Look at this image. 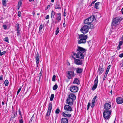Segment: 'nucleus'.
<instances>
[{
	"label": "nucleus",
	"mask_w": 123,
	"mask_h": 123,
	"mask_svg": "<svg viewBox=\"0 0 123 123\" xmlns=\"http://www.w3.org/2000/svg\"><path fill=\"white\" fill-rule=\"evenodd\" d=\"M32 121V118H31V119L30 120L29 122V123H31Z\"/></svg>",
	"instance_id": "e2e57ef3"
},
{
	"label": "nucleus",
	"mask_w": 123,
	"mask_h": 123,
	"mask_svg": "<svg viewBox=\"0 0 123 123\" xmlns=\"http://www.w3.org/2000/svg\"><path fill=\"white\" fill-rule=\"evenodd\" d=\"M68 72V73L67 76L68 79H72L75 76V74L73 71H69Z\"/></svg>",
	"instance_id": "0eeeda50"
},
{
	"label": "nucleus",
	"mask_w": 123,
	"mask_h": 123,
	"mask_svg": "<svg viewBox=\"0 0 123 123\" xmlns=\"http://www.w3.org/2000/svg\"><path fill=\"white\" fill-rule=\"evenodd\" d=\"M64 109L65 110L71 112L72 111V108L69 105H65L64 107Z\"/></svg>",
	"instance_id": "ddd939ff"
},
{
	"label": "nucleus",
	"mask_w": 123,
	"mask_h": 123,
	"mask_svg": "<svg viewBox=\"0 0 123 123\" xmlns=\"http://www.w3.org/2000/svg\"><path fill=\"white\" fill-rule=\"evenodd\" d=\"M121 11L122 14H123V8L121 9Z\"/></svg>",
	"instance_id": "338daca9"
},
{
	"label": "nucleus",
	"mask_w": 123,
	"mask_h": 123,
	"mask_svg": "<svg viewBox=\"0 0 123 123\" xmlns=\"http://www.w3.org/2000/svg\"><path fill=\"white\" fill-rule=\"evenodd\" d=\"M70 90L72 92L75 93L77 92L78 90V88L76 86L72 85L71 86L70 88Z\"/></svg>",
	"instance_id": "6e6552de"
},
{
	"label": "nucleus",
	"mask_w": 123,
	"mask_h": 123,
	"mask_svg": "<svg viewBox=\"0 0 123 123\" xmlns=\"http://www.w3.org/2000/svg\"><path fill=\"white\" fill-rule=\"evenodd\" d=\"M59 31V28L58 27H57L56 28V31L55 32L56 35H57L58 34Z\"/></svg>",
	"instance_id": "473e14b6"
},
{
	"label": "nucleus",
	"mask_w": 123,
	"mask_h": 123,
	"mask_svg": "<svg viewBox=\"0 0 123 123\" xmlns=\"http://www.w3.org/2000/svg\"><path fill=\"white\" fill-rule=\"evenodd\" d=\"M83 60H82L77 59L74 61V62L75 64L77 65H80L82 64Z\"/></svg>",
	"instance_id": "2eb2a0df"
},
{
	"label": "nucleus",
	"mask_w": 123,
	"mask_h": 123,
	"mask_svg": "<svg viewBox=\"0 0 123 123\" xmlns=\"http://www.w3.org/2000/svg\"><path fill=\"white\" fill-rule=\"evenodd\" d=\"M61 13H58L57 14L56 19L58 22H59L61 20Z\"/></svg>",
	"instance_id": "f3484780"
},
{
	"label": "nucleus",
	"mask_w": 123,
	"mask_h": 123,
	"mask_svg": "<svg viewBox=\"0 0 123 123\" xmlns=\"http://www.w3.org/2000/svg\"><path fill=\"white\" fill-rule=\"evenodd\" d=\"M97 96H95L93 98V99L92 100V102H94L95 103V101H96V98H97Z\"/></svg>",
	"instance_id": "72a5a7b5"
},
{
	"label": "nucleus",
	"mask_w": 123,
	"mask_h": 123,
	"mask_svg": "<svg viewBox=\"0 0 123 123\" xmlns=\"http://www.w3.org/2000/svg\"><path fill=\"white\" fill-rule=\"evenodd\" d=\"M4 40L7 42L9 43V42L8 41V39L7 37H6L5 38H4Z\"/></svg>",
	"instance_id": "e433bc0d"
},
{
	"label": "nucleus",
	"mask_w": 123,
	"mask_h": 123,
	"mask_svg": "<svg viewBox=\"0 0 123 123\" xmlns=\"http://www.w3.org/2000/svg\"><path fill=\"white\" fill-rule=\"evenodd\" d=\"M3 79V76L1 75L0 76V80H2Z\"/></svg>",
	"instance_id": "8fccbe9b"
},
{
	"label": "nucleus",
	"mask_w": 123,
	"mask_h": 123,
	"mask_svg": "<svg viewBox=\"0 0 123 123\" xmlns=\"http://www.w3.org/2000/svg\"><path fill=\"white\" fill-rule=\"evenodd\" d=\"M55 15V12L54 11L52 10L51 12V17L52 18H54Z\"/></svg>",
	"instance_id": "393cba45"
},
{
	"label": "nucleus",
	"mask_w": 123,
	"mask_h": 123,
	"mask_svg": "<svg viewBox=\"0 0 123 123\" xmlns=\"http://www.w3.org/2000/svg\"><path fill=\"white\" fill-rule=\"evenodd\" d=\"M9 82L7 80H6L4 82L5 85V86H7L8 85Z\"/></svg>",
	"instance_id": "c756f323"
},
{
	"label": "nucleus",
	"mask_w": 123,
	"mask_h": 123,
	"mask_svg": "<svg viewBox=\"0 0 123 123\" xmlns=\"http://www.w3.org/2000/svg\"><path fill=\"white\" fill-rule=\"evenodd\" d=\"M58 88V86L57 84L53 86V90H55Z\"/></svg>",
	"instance_id": "cd10ccee"
},
{
	"label": "nucleus",
	"mask_w": 123,
	"mask_h": 123,
	"mask_svg": "<svg viewBox=\"0 0 123 123\" xmlns=\"http://www.w3.org/2000/svg\"><path fill=\"white\" fill-rule=\"evenodd\" d=\"M111 107V103L110 102H109V103H105L104 105V108L106 110L109 109Z\"/></svg>",
	"instance_id": "4468645a"
},
{
	"label": "nucleus",
	"mask_w": 123,
	"mask_h": 123,
	"mask_svg": "<svg viewBox=\"0 0 123 123\" xmlns=\"http://www.w3.org/2000/svg\"><path fill=\"white\" fill-rule=\"evenodd\" d=\"M90 105V103H88V105H87V110L88 109Z\"/></svg>",
	"instance_id": "603ef678"
},
{
	"label": "nucleus",
	"mask_w": 123,
	"mask_h": 123,
	"mask_svg": "<svg viewBox=\"0 0 123 123\" xmlns=\"http://www.w3.org/2000/svg\"><path fill=\"white\" fill-rule=\"evenodd\" d=\"M77 53H74V56H76V57L80 59H83L86 53V49L81 47L77 46Z\"/></svg>",
	"instance_id": "f257e3e1"
},
{
	"label": "nucleus",
	"mask_w": 123,
	"mask_h": 123,
	"mask_svg": "<svg viewBox=\"0 0 123 123\" xmlns=\"http://www.w3.org/2000/svg\"><path fill=\"white\" fill-rule=\"evenodd\" d=\"M98 76H97L95 80L94 81V84L92 88V90L93 91L97 87V84L98 82Z\"/></svg>",
	"instance_id": "9d476101"
},
{
	"label": "nucleus",
	"mask_w": 123,
	"mask_h": 123,
	"mask_svg": "<svg viewBox=\"0 0 123 123\" xmlns=\"http://www.w3.org/2000/svg\"><path fill=\"white\" fill-rule=\"evenodd\" d=\"M94 103L95 102H92V105H91V107L92 108L93 107L95 106Z\"/></svg>",
	"instance_id": "c03bdc74"
},
{
	"label": "nucleus",
	"mask_w": 123,
	"mask_h": 123,
	"mask_svg": "<svg viewBox=\"0 0 123 123\" xmlns=\"http://www.w3.org/2000/svg\"><path fill=\"white\" fill-rule=\"evenodd\" d=\"M95 3V2L94 1L92 2L91 4V6L92 4H94Z\"/></svg>",
	"instance_id": "774afa93"
},
{
	"label": "nucleus",
	"mask_w": 123,
	"mask_h": 123,
	"mask_svg": "<svg viewBox=\"0 0 123 123\" xmlns=\"http://www.w3.org/2000/svg\"><path fill=\"white\" fill-rule=\"evenodd\" d=\"M20 123H23V121L22 119H20L19 120Z\"/></svg>",
	"instance_id": "09e8293b"
},
{
	"label": "nucleus",
	"mask_w": 123,
	"mask_h": 123,
	"mask_svg": "<svg viewBox=\"0 0 123 123\" xmlns=\"http://www.w3.org/2000/svg\"><path fill=\"white\" fill-rule=\"evenodd\" d=\"M73 100L71 98L68 97L66 100V103L70 105H72L73 104Z\"/></svg>",
	"instance_id": "f8f14e48"
},
{
	"label": "nucleus",
	"mask_w": 123,
	"mask_h": 123,
	"mask_svg": "<svg viewBox=\"0 0 123 123\" xmlns=\"http://www.w3.org/2000/svg\"><path fill=\"white\" fill-rule=\"evenodd\" d=\"M119 56L121 58L122 57H123V53L119 54Z\"/></svg>",
	"instance_id": "de8ad7c7"
},
{
	"label": "nucleus",
	"mask_w": 123,
	"mask_h": 123,
	"mask_svg": "<svg viewBox=\"0 0 123 123\" xmlns=\"http://www.w3.org/2000/svg\"><path fill=\"white\" fill-rule=\"evenodd\" d=\"M6 0H2V4L4 6H6Z\"/></svg>",
	"instance_id": "c85d7f7f"
},
{
	"label": "nucleus",
	"mask_w": 123,
	"mask_h": 123,
	"mask_svg": "<svg viewBox=\"0 0 123 123\" xmlns=\"http://www.w3.org/2000/svg\"><path fill=\"white\" fill-rule=\"evenodd\" d=\"M43 28V26L42 25H41L39 27V31H40Z\"/></svg>",
	"instance_id": "ea45409f"
},
{
	"label": "nucleus",
	"mask_w": 123,
	"mask_h": 123,
	"mask_svg": "<svg viewBox=\"0 0 123 123\" xmlns=\"http://www.w3.org/2000/svg\"><path fill=\"white\" fill-rule=\"evenodd\" d=\"M6 52V51H3L1 52V50H0V56H2V55L4 54Z\"/></svg>",
	"instance_id": "2f4dec72"
},
{
	"label": "nucleus",
	"mask_w": 123,
	"mask_h": 123,
	"mask_svg": "<svg viewBox=\"0 0 123 123\" xmlns=\"http://www.w3.org/2000/svg\"><path fill=\"white\" fill-rule=\"evenodd\" d=\"M16 113H14V115H13L11 117V118H14L16 116Z\"/></svg>",
	"instance_id": "a18cd8bd"
},
{
	"label": "nucleus",
	"mask_w": 123,
	"mask_h": 123,
	"mask_svg": "<svg viewBox=\"0 0 123 123\" xmlns=\"http://www.w3.org/2000/svg\"><path fill=\"white\" fill-rule=\"evenodd\" d=\"M16 27L17 28L19 27V24L18 23H17L16 25Z\"/></svg>",
	"instance_id": "6e6d98bb"
},
{
	"label": "nucleus",
	"mask_w": 123,
	"mask_h": 123,
	"mask_svg": "<svg viewBox=\"0 0 123 123\" xmlns=\"http://www.w3.org/2000/svg\"><path fill=\"white\" fill-rule=\"evenodd\" d=\"M63 15L64 17L66 16V13H65V11L64 12Z\"/></svg>",
	"instance_id": "0e129e2a"
},
{
	"label": "nucleus",
	"mask_w": 123,
	"mask_h": 123,
	"mask_svg": "<svg viewBox=\"0 0 123 123\" xmlns=\"http://www.w3.org/2000/svg\"><path fill=\"white\" fill-rule=\"evenodd\" d=\"M18 112H19V114L20 115H21V113L20 111V109H19L18 110Z\"/></svg>",
	"instance_id": "13d9d810"
},
{
	"label": "nucleus",
	"mask_w": 123,
	"mask_h": 123,
	"mask_svg": "<svg viewBox=\"0 0 123 123\" xmlns=\"http://www.w3.org/2000/svg\"><path fill=\"white\" fill-rule=\"evenodd\" d=\"M110 67H111V65H109L108 66L107 69L106 71L109 72V70L110 69Z\"/></svg>",
	"instance_id": "37998d69"
},
{
	"label": "nucleus",
	"mask_w": 123,
	"mask_h": 123,
	"mask_svg": "<svg viewBox=\"0 0 123 123\" xmlns=\"http://www.w3.org/2000/svg\"><path fill=\"white\" fill-rule=\"evenodd\" d=\"M22 4V2L21 1H20L18 3V5L19 7H20Z\"/></svg>",
	"instance_id": "4c0bfd02"
},
{
	"label": "nucleus",
	"mask_w": 123,
	"mask_h": 123,
	"mask_svg": "<svg viewBox=\"0 0 123 123\" xmlns=\"http://www.w3.org/2000/svg\"><path fill=\"white\" fill-rule=\"evenodd\" d=\"M62 114L63 116L66 117H71V114H66L65 112H63Z\"/></svg>",
	"instance_id": "5701e85b"
},
{
	"label": "nucleus",
	"mask_w": 123,
	"mask_h": 123,
	"mask_svg": "<svg viewBox=\"0 0 123 123\" xmlns=\"http://www.w3.org/2000/svg\"><path fill=\"white\" fill-rule=\"evenodd\" d=\"M55 8L56 9H61V7H60V5L59 4H56L55 5Z\"/></svg>",
	"instance_id": "b1692460"
},
{
	"label": "nucleus",
	"mask_w": 123,
	"mask_h": 123,
	"mask_svg": "<svg viewBox=\"0 0 123 123\" xmlns=\"http://www.w3.org/2000/svg\"><path fill=\"white\" fill-rule=\"evenodd\" d=\"M121 46H119V45H118V46L117 47V50H119L121 48Z\"/></svg>",
	"instance_id": "864d4df0"
},
{
	"label": "nucleus",
	"mask_w": 123,
	"mask_h": 123,
	"mask_svg": "<svg viewBox=\"0 0 123 123\" xmlns=\"http://www.w3.org/2000/svg\"><path fill=\"white\" fill-rule=\"evenodd\" d=\"M104 71L103 68L101 67H99L98 70V72L99 73V75H100Z\"/></svg>",
	"instance_id": "412c9836"
},
{
	"label": "nucleus",
	"mask_w": 123,
	"mask_h": 123,
	"mask_svg": "<svg viewBox=\"0 0 123 123\" xmlns=\"http://www.w3.org/2000/svg\"><path fill=\"white\" fill-rule=\"evenodd\" d=\"M49 17V15H47L45 17V18L46 19H48Z\"/></svg>",
	"instance_id": "5fc2aeb1"
},
{
	"label": "nucleus",
	"mask_w": 123,
	"mask_h": 123,
	"mask_svg": "<svg viewBox=\"0 0 123 123\" xmlns=\"http://www.w3.org/2000/svg\"><path fill=\"white\" fill-rule=\"evenodd\" d=\"M122 18L120 17H117L114 18L112 22V25L115 26L119 24L120 21L122 20Z\"/></svg>",
	"instance_id": "20e7f679"
},
{
	"label": "nucleus",
	"mask_w": 123,
	"mask_h": 123,
	"mask_svg": "<svg viewBox=\"0 0 123 123\" xmlns=\"http://www.w3.org/2000/svg\"><path fill=\"white\" fill-rule=\"evenodd\" d=\"M56 76L55 75H54L53 76L52 79V81L55 82V81Z\"/></svg>",
	"instance_id": "f704fd0d"
},
{
	"label": "nucleus",
	"mask_w": 123,
	"mask_h": 123,
	"mask_svg": "<svg viewBox=\"0 0 123 123\" xmlns=\"http://www.w3.org/2000/svg\"><path fill=\"white\" fill-rule=\"evenodd\" d=\"M50 7V5H47V7L45 8V10H47L48 8H49Z\"/></svg>",
	"instance_id": "3c124183"
},
{
	"label": "nucleus",
	"mask_w": 123,
	"mask_h": 123,
	"mask_svg": "<svg viewBox=\"0 0 123 123\" xmlns=\"http://www.w3.org/2000/svg\"><path fill=\"white\" fill-rule=\"evenodd\" d=\"M54 96V94H52L51 95L50 99V101H53Z\"/></svg>",
	"instance_id": "7c9ffc66"
},
{
	"label": "nucleus",
	"mask_w": 123,
	"mask_h": 123,
	"mask_svg": "<svg viewBox=\"0 0 123 123\" xmlns=\"http://www.w3.org/2000/svg\"><path fill=\"white\" fill-rule=\"evenodd\" d=\"M17 31V36H18L20 34V31Z\"/></svg>",
	"instance_id": "bf43d9fd"
},
{
	"label": "nucleus",
	"mask_w": 123,
	"mask_h": 123,
	"mask_svg": "<svg viewBox=\"0 0 123 123\" xmlns=\"http://www.w3.org/2000/svg\"><path fill=\"white\" fill-rule=\"evenodd\" d=\"M107 76V75H104V77H103V80H104L105 79V78Z\"/></svg>",
	"instance_id": "052dcab7"
},
{
	"label": "nucleus",
	"mask_w": 123,
	"mask_h": 123,
	"mask_svg": "<svg viewBox=\"0 0 123 123\" xmlns=\"http://www.w3.org/2000/svg\"><path fill=\"white\" fill-rule=\"evenodd\" d=\"M60 111V110L59 109H57L55 111V113L56 114H58L59 113Z\"/></svg>",
	"instance_id": "c9c22d12"
},
{
	"label": "nucleus",
	"mask_w": 123,
	"mask_h": 123,
	"mask_svg": "<svg viewBox=\"0 0 123 123\" xmlns=\"http://www.w3.org/2000/svg\"><path fill=\"white\" fill-rule=\"evenodd\" d=\"M18 16L20 17L21 16V12L20 11H19L18 13Z\"/></svg>",
	"instance_id": "79ce46f5"
},
{
	"label": "nucleus",
	"mask_w": 123,
	"mask_h": 123,
	"mask_svg": "<svg viewBox=\"0 0 123 123\" xmlns=\"http://www.w3.org/2000/svg\"><path fill=\"white\" fill-rule=\"evenodd\" d=\"M68 97L72 99V100H75L76 98V97L74 95L72 94H71L68 95Z\"/></svg>",
	"instance_id": "aec40b11"
},
{
	"label": "nucleus",
	"mask_w": 123,
	"mask_h": 123,
	"mask_svg": "<svg viewBox=\"0 0 123 123\" xmlns=\"http://www.w3.org/2000/svg\"><path fill=\"white\" fill-rule=\"evenodd\" d=\"M52 107V105L51 103H49L48 105V109L47 112L46 114L47 116H49L51 113Z\"/></svg>",
	"instance_id": "1a4fd4ad"
},
{
	"label": "nucleus",
	"mask_w": 123,
	"mask_h": 123,
	"mask_svg": "<svg viewBox=\"0 0 123 123\" xmlns=\"http://www.w3.org/2000/svg\"><path fill=\"white\" fill-rule=\"evenodd\" d=\"M83 69L80 68L78 67L76 69V73L79 74H80L82 73L83 71Z\"/></svg>",
	"instance_id": "6ab92c4d"
},
{
	"label": "nucleus",
	"mask_w": 123,
	"mask_h": 123,
	"mask_svg": "<svg viewBox=\"0 0 123 123\" xmlns=\"http://www.w3.org/2000/svg\"><path fill=\"white\" fill-rule=\"evenodd\" d=\"M68 119L65 118H63L62 119L61 121V123H68Z\"/></svg>",
	"instance_id": "a211bd4d"
},
{
	"label": "nucleus",
	"mask_w": 123,
	"mask_h": 123,
	"mask_svg": "<svg viewBox=\"0 0 123 123\" xmlns=\"http://www.w3.org/2000/svg\"><path fill=\"white\" fill-rule=\"evenodd\" d=\"M16 30L17 31H20L19 27L17 28L16 29Z\"/></svg>",
	"instance_id": "680f3d73"
},
{
	"label": "nucleus",
	"mask_w": 123,
	"mask_h": 123,
	"mask_svg": "<svg viewBox=\"0 0 123 123\" xmlns=\"http://www.w3.org/2000/svg\"><path fill=\"white\" fill-rule=\"evenodd\" d=\"M123 43V41L121 40L120 41L119 43V46H121L122 44Z\"/></svg>",
	"instance_id": "58836bf2"
},
{
	"label": "nucleus",
	"mask_w": 123,
	"mask_h": 123,
	"mask_svg": "<svg viewBox=\"0 0 123 123\" xmlns=\"http://www.w3.org/2000/svg\"><path fill=\"white\" fill-rule=\"evenodd\" d=\"M95 18L94 16L93 15L91 16L87 19L84 21V23L85 24L89 25L91 24L94 20Z\"/></svg>",
	"instance_id": "7ed1b4c3"
},
{
	"label": "nucleus",
	"mask_w": 123,
	"mask_h": 123,
	"mask_svg": "<svg viewBox=\"0 0 123 123\" xmlns=\"http://www.w3.org/2000/svg\"><path fill=\"white\" fill-rule=\"evenodd\" d=\"M87 38V36L84 34H81L79 36L80 40L78 41V43L79 44L85 43L86 42V40Z\"/></svg>",
	"instance_id": "f03ea898"
},
{
	"label": "nucleus",
	"mask_w": 123,
	"mask_h": 123,
	"mask_svg": "<svg viewBox=\"0 0 123 123\" xmlns=\"http://www.w3.org/2000/svg\"><path fill=\"white\" fill-rule=\"evenodd\" d=\"M108 71H106V72L105 73V75H107V74H108Z\"/></svg>",
	"instance_id": "69168bd1"
},
{
	"label": "nucleus",
	"mask_w": 123,
	"mask_h": 123,
	"mask_svg": "<svg viewBox=\"0 0 123 123\" xmlns=\"http://www.w3.org/2000/svg\"><path fill=\"white\" fill-rule=\"evenodd\" d=\"M116 102L118 104H121L123 103V99L121 97H118L116 98Z\"/></svg>",
	"instance_id": "dca6fc26"
},
{
	"label": "nucleus",
	"mask_w": 123,
	"mask_h": 123,
	"mask_svg": "<svg viewBox=\"0 0 123 123\" xmlns=\"http://www.w3.org/2000/svg\"><path fill=\"white\" fill-rule=\"evenodd\" d=\"M21 87L20 88L18 91L17 93V95H18L20 92V91L21 90Z\"/></svg>",
	"instance_id": "a19ab883"
},
{
	"label": "nucleus",
	"mask_w": 123,
	"mask_h": 123,
	"mask_svg": "<svg viewBox=\"0 0 123 123\" xmlns=\"http://www.w3.org/2000/svg\"><path fill=\"white\" fill-rule=\"evenodd\" d=\"M3 27L4 29H6L7 28V26L6 25H3Z\"/></svg>",
	"instance_id": "49530a36"
},
{
	"label": "nucleus",
	"mask_w": 123,
	"mask_h": 123,
	"mask_svg": "<svg viewBox=\"0 0 123 123\" xmlns=\"http://www.w3.org/2000/svg\"><path fill=\"white\" fill-rule=\"evenodd\" d=\"M42 74L41 73H40L39 74L38 77H42Z\"/></svg>",
	"instance_id": "4d7b16f0"
},
{
	"label": "nucleus",
	"mask_w": 123,
	"mask_h": 123,
	"mask_svg": "<svg viewBox=\"0 0 123 123\" xmlns=\"http://www.w3.org/2000/svg\"><path fill=\"white\" fill-rule=\"evenodd\" d=\"M73 83L79 84L80 83V82L77 78H75L73 82Z\"/></svg>",
	"instance_id": "4be33fe9"
},
{
	"label": "nucleus",
	"mask_w": 123,
	"mask_h": 123,
	"mask_svg": "<svg viewBox=\"0 0 123 123\" xmlns=\"http://www.w3.org/2000/svg\"><path fill=\"white\" fill-rule=\"evenodd\" d=\"M35 58L36 59L37 68L38 67V64L39 63V59L40 58L38 52L36 53Z\"/></svg>",
	"instance_id": "9b49d317"
},
{
	"label": "nucleus",
	"mask_w": 123,
	"mask_h": 123,
	"mask_svg": "<svg viewBox=\"0 0 123 123\" xmlns=\"http://www.w3.org/2000/svg\"><path fill=\"white\" fill-rule=\"evenodd\" d=\"M111 112L112 111L111 110L105 111L103 113V116L104 118L106 120L110 118V116Z\"/></svg>",
	"instance_id": "39448f33"
},
{
	"label": "nucleus",
	"mask_w": 123,
	"mask_h": 123,
	"mask_svg": "<svg viewBox=\"0 0 123 123\" xmlns=\"http://www.w3.org/2000/svg\"><path fill=\"white\" fill-rule=\"evenodd\" d=\"M89 25L88 26L89 27V29H92L94 28V26L93 24H92L91 23L89 24Z\"/></svg>",
	"instance_id": "a878e982"
},
{
	"label": "nucleus",
	"mask_w": 123,
	"mask_h": 123,
	"mask_svg": "<svg viewBox=\"0 0 123 123\" xmlns=\"http://www.w3.org/2000/svg\"><path fill=\"white\" fill-rule=\"evenodd\" d=\"M80 31L83 34H86L88 32L89 27L86 25H84L81 27Z\"/></svg>",
	"instance_id": "423d86ee"
},
{
	"label": "nucleus",
	"mask_w": 123,
	"mask_h": 123,
	"mask_svg": "<svg viewBox=\"0 0 123 123\" xmlns=\"http://www.w3.org/2000/svg\"><path fill=\"white\" fill-rule=\"evenodd\" d=\"M100 3L99 2H98L96 3L95 5V8L96 9H97L98 8V6Z\"/></svg>",
	"instance_id": "bb28decb"
}]
</instances>
